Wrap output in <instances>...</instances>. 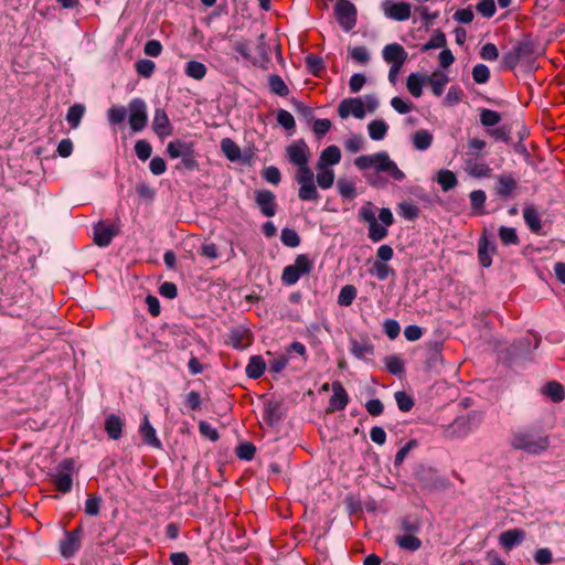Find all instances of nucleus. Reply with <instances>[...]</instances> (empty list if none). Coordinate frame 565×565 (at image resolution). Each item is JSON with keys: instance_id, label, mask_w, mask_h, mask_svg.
Instances as JSON below:
<instances>
[{"instance_id": "obj_39", "label": "nucleus", "mask_w": 565, "mask_h": 565, "mask_svg": "<svg viewBox=\"0 0 565 565\" xmlns=\"http://www.w3.org/2000/svg\"><path fill=\"white\" fill-rule=\"evenodd\" d=\"M221 150L230 161H236L241 158V148L230 138L221 140Z\"/></svg>"}, {"instance_id": "obj_48", "label": "nucleus", "mask_w": 565, "mask_h": 565, "mask_svg": "<svg viewBox=\"0 0 565 565\" xmlns=\"http://www.w3.org/2000/svg\"><path fill=\"white\" fill-rule=\"evenodd\" d=\"M316 178L318 185L323 190L331 188L334 183V172L330 168L318 169Z\"/></svg>"}, {"instance_id": "obj_8", "label": "nucleus", "mask_w": 565, "mask_h": 565, "mask_svg": "<svg viewBox=\"0 0 565 565\" xmlns=\"http://www.w3.org/2000/svg\"><path fill=\"white\" fill-rule=\"evenodd\" d=\"M381 9L386 18L399 22L408 20L412 14V6L405 1L383 0Z\"/></svg>"}, {"instance_id": "obj_28", "label": "nucleus", "mask_w": 565, "mask_h": 565, "mask_svg": "<svg viewBox=\"0 0 565 565\" xmlns=\"http://www.w3.org/2000/svg\"><path fill=\"white\" fill-rule=\"evenodd\" d=\"M396 545L405 551L416 552L422 547V541L416 534H398L395 536Z\"/></svg>"}, {"instance_id": "obj_18", "label": "nucleus", "mask_w": 565, "mask_h": 565, "mask_svg": "<svg viewBox=\"0 0 565 565\" xmlns=\"http://www.w3.org/2000/svg\"><path fill=\"white\" fill-rule=\"evenodd\" d=\"M382 55L385 62L390 64L397 63L404 65L408 54L405 49L398 43H391L384 46Z\"/></svg>"}, {"instance_id": "obj_33", "label": "nucleus", "mask_w": 565, "mask_h": 565, "mask_svg": "<svg viewBox=\"0 0 565 565\" xmlns=\"http://www.w3.org/2000/svg\"><path fill=\"white\" fill-rule=\"evenodd\" d=\"M388 126L382 119L372 120L367 125L369 136L372 140L380 141L383 140L387 134Z\"/></svg>"}, {"instance_id": "obj_36", "label": "nucleus", "mask_w": 565, "mask_h": 565, "mask_svg": "<svg viewBox=\"0 0 565 565\" xmlns=\"http://www.w3.org/2000/svg\"><path fill=\"white\" fill-rule=\"evenodd\" d=\"M523 218L531 232L539 233L542 228L541 218L537 211L532 206H526L523 210Z\"/></svg>"}, {"instance_id": "obj_21", "label": "nucleus", "mask_w": 565, "mask_h": 565, "mask_svg": "<svg viewBox=\"0 0 565 565\" xmlns=\"http://www.w3.org/2000/svg\"><path fill=\"white\" fill-rule=\"evenodd\" d=\"M341 160V150L338 146L331 145L322 150L317 169L328 168V166H335Z\"/></svg>"}, {"instance_id": "obj_26", "label": "nucleus", "mask_w": 565, "mask_h": 565, "mask_svg": "<svg viewBox=\"0 0 565 565\" xmlns=\"http://www.w3.org/2000/svg\"><path fill=\"white\" fill-rule=\"evenodd\" d=\"M466 170L469 175L473 178H488L491 177L492 169L483 161H476L472 159L466 160Z\"/></svg>"}, {"instance_id": "obj_16", "label": "nucleus", "mask_w": 565, "mask_h": 565, "mask_svg": "<svg viewBox=\"0 0 565 565\" xmlns=\"http://www.w3.org/2000/svg\"><path fill=\"white\" fill-rule=\"evenodd\" d=\"M332 395L329 399V411H343L349 404V395L340 382L332 383Z\"/></svg>"}, {"instance_id": "obj_5", "label": "nucleus", "mask_w": 565, "mask_h": 565, "mask_svg": "<svg viewBox=\"0 0 565 565\" xmlns=\"http://www.w3.org/2000/svg\"><path fill=\"white\" fill-rule=\"evenodd\" d=\"M334 17L344 32H350L358 22V10L349 0H339L334 6Z\"/></svg>"}, {"instance_id": "obj_17", "label": "nucleus", "mask_w": 565, "mask_h": 565, "mask_svg": "<svg viewBox=\"0 0 565 565\" xmlns=\"http://www.w3.org/2000/svg\"><path fill=\"white\" fill-rule=\"evenodd\" d=\"M495 245L483 234L478 242V258L482 267L488 268L492 264V255L495 253Z\"/></svg>"}, {"instance_id": "obj_38", "label": "nucleus", "mask_w": 565, "mask_h": 565, "mask_svg": "<svg viewBox=\"0 0 565 565\" xmlns=\"http://www.w3.org/2000/svg\"><path fill=\"white\" fill-rule=\"evenodd\" d=\"M206 66L198 61L188 62L184 68L185 75L196 81L203 79L206 75Z\"/></svg>"}, {"instance_id": "obj_27", "label": "nucleus", "mask_w": 565, "mask_h": 565, "mask_svg": "<svg viewBox=\"0 0 565 565\" xmlns=\"http://www.w3.org/2000/svg\"><path fill=\"white\" fill-rule=\"evenodd\" d=\"M266 370V363L260 355H253L249 358L248 364L246 365L245 373L248 379H259Z\"/></svg>"}, {"instance_id": "obj_22", "label": "nucleus", "mask_w": 565, "mask_h": 565, "mask_svg": "<svg viewBox=\"0 0 565 565\" xmlns=\"http://www.w3.org/2000/svg\"><path fill=\"white\" fill-rule=\"evenodd\" d=\"M281 402L268 401L264 407L263 419L269 425H277L282 418Z\"/></svg>"}, {"instance_id": "obj_54", "label": "nucleus", "mask_w": 565, "mask_h": 565, "mask_svg": "<svg viewBox=\"0 0 565 565\" xmlns=\"http://www.w3.org/2000/svg\"><path fill=\"white\" fill-rule=\"evenodd\" d=\"M128 113V108L122 106H113L107 110V119L113 125L121 124Z\"/></svg>"}, {"instance_id": "obj_13", "label": "nucleus", "mask_w": 565, "mask_h": 565, "mask_svg": "<svg viewBox=\"0 0 565 565\" xmlns=\"http://www.w3.org/2000/svg\"><path fill=\"white\" fill-rule=\"evenodd\" d=\"M117 234L118 230L114 225H107L104 222H98L93 227V239L99 247H107L110 245L113 238Z\"/></svg>"}, {"instance_id": "obj_19", "label": "nucleus", "mask_w": 565, "mask_h": 565, "mask_svg": "<svg viewBox=\"0 0 565 565\" xmlns=\"http://www.w3.org/2000/svg\"><path fill=\"white\" fill-rule=\"evenodd\" d=\"M525 537V532L521 529H512L504 531L499 536V543L501 546L507 550L511 551L515 546L520 545Z\"/></svg>"}, {"instance_id": "obj_12", "label": "nucleus", "mask_w": 565, "mask_h": 565, "mask_svg": "<svg viewBox=\"0 0 565 565\" xmlns=\"http://www.w3.org/2000/svg\"><path fill=\"white\" fill-rule=\"evenodd\" d=\"M338 114L342 119L348 118L350 115L358 119H363L365 117L364 103L360 98H345L339 104Z\"/></svg>"}, {"instance_id": "obj_10", "label": "nucleus", "mask_w": 565, "mask_h": 565, "mask_svg": "<svg viewBox=\"0 0 565 565\" xmlns=\"http://www.w3.org/2000/svg\"><path fill=\"white\" fill-rule=\"evenodd\" d=\"M310 150L305 140L300 139L286 147L288 161L294 166H306L309 162Z\"/></svg>"}, {"instance_id": "obj_61", "label": "nucleus", "mask_w": 565, "mask_h": 565, "mask_svg": "<svg viewBox=\"0 0 565 565\" xmlns=\"http://www.w3.org/2000/svg\"><path fill=\"white\" fill-rule=\"evenodd\" d=\"M135 152L139 160L146 161L151 157L152 147L146 140H138L135 145Z\"/></svg>"}, {"instance_id": "obj_31", "label": "nucleus", "mask_w": 565, "mask_h": 565, "mask_svg": "<svg viewBox=\"0 0 565 565\" xmlns=\"http://www.w3.org/2000/svg\"><path fill=\"white\" fill-rule=\"evenodd\" d=\"M426 82L431 86V92L435 96H440L444 92L445 86L449 82V77L443 72H434L430 76H427Z\"/></svg>"}, {"instance_id": "obj_35", "label": "nucleus", "mask_w": 565, "mask_h": 565, "mask_svg": "<svg viewBox=\"0 0 565 565\" xmlns=\"http://www.w3.org/2000/svg\"><path fill=\"white\" fill-rule=\"evenodd\" d=\"M431 143L433 135L426 129L417 130L413 135V146L416 150L425 151L431 146Z\"/></svg>"}, {"instance_id": "obj_51", "label": "nucleus", "mask_w": 565, "mask_h": 565, "mask_svg": "<svg viewBox=\"0 0 565 565\" xmlns=\"http://www.w3.org/2000/svg\"><path fill=\"white\" fill-rule=\"evenodd\" d=\"M339 193L348 199L353 200L356 196L355 185L352 181L347 179H339L337 182Z\"/></svg>"}, {"instance_id": "obj_37", "label": "nucleus", "mask_w": 565, "mask_h": 565, "mask_svg": "<svg viewBox=\"0 0 565 565\" xmlns=\"http://www.w3.org/2000/svg\"><path fill=\"white\" fill-rule=\"evenodd\" d=\"M230 342L235 349L243 350L250 343L249 332L235 329L230 334Z\"/></svg>"}, {"instance_id": "obj_64", "label": "nucleus", "mask_w": 565, "mask_h": 565, "mask_svg": "<svg viewBox=\"0 0 565 565\" xmlns=\"http://www.w3.org/2000/svg\"><path fill=\"white\" fill-rule=\"evenodd\" d=\"M255 452L256 447L252 443H243L236 448V455L242 460H252Z\"/></svg>"}, {"instance_id": "obj_53", "label": "nucleus", "mask_w": 565, "mask_h": 565, "mask_svg": "<svg viewBox=\"0 0 565 565\" xmlns=\"http://www.w3.org/2000/svg\"><path fill=\"white\" fill-rule=\"evenodd\" d=\"M488 134L495 140L509 143L511 141V127L502 125L500 127L489 129Z\"/></svg>"}, {"instance_id": "obj_7", "label": "nucleus", "mask_w": 565, "mask_h": 565, "mask_svg": "<svg viewBox=\"0 0 565 565\" xmlns=\"http://www.w3.org/2000/svg\"><path fill=\"white\" fill-rule=\"evenodd\" d=\"M84 526L79 523L74 530L65 531V539L60 542L61 554L70 558L81 548Z\"/></svg>"}, {"instance_id": "obj_52", "label": "nucleus", "mask_w": 565, "mask_h": 565, "mask_svg": "<svg viewBox=\"0 0 565 565\" xmlns=\"http://www.w3.org/2000/svg\"><path fill=\"white\" fill-rule=\"evenodd\" d=\"M397 407L401 412H409L414 406V399L404 391H397L394 394Z\"/></svg>"}, {"instance_id": "obj_11", "label": "nucleus", "mask_w": 565, "mask_h": 565, "mask_svg": "<svg viewBox=\"0 0 565 565\" xmlns=\"http://www.w3.org/2000/svg\"><path fill=\"white\" fill-rule=\"evenodd\" d=\"M255 203L266 217H271L277 212L276 195L269 190H257L255 192Z\"/></svg>"}, {"instance_id": "obj_49", "label": "nucleus", "mask_w": 565, "mask_h": 565, "mask_svg": "<svg viewBox=\"0 0 565 565\" xmlns=\"http://www.w3.org/2000/svg\"><path fill=\"white\" fill-rule=\"evenodd\" d=\"M446 44V35L440 30H436L429 41L423 45L422 51L426 52L433 49L445 47Z\"/></svg>"}, {"instance_id": "obj_2", "label": "nucleus", "mask_w": 565, "mask_h": 565, "mask_svg": "<svg viewBox=\"0 0 565 565\" xmlns=\"http://www.w3.org/2000/svg\"><path fill=\"white\" fill-rule=\"evenodd\" d=\"M354 164L360 170L374 168L377 173L386 172L395 181H403L405 179V173L390 158L386 151L360 156L354 160Z\"/></svg>"}, {"instance_id": "obj_6", "label": "nucleus", "mask_w": 565, "mask_h": 565, "mask_svg": "<svg viewBox=\"0 0 565 565\" xmlns=\"http://www.w3.org/2000/svg\"><path fill=\"white\" fill-rule=\"evenodd\" d=\"M129 125L132 131L143 130L148 124L147 104L142 98L135 97L128 104Z\"/></svg>"}, {"instance_id": "obj_15", "label": "nucleus", "mask_w": 565, "mask_h": 565, "mask_svg": "<svg viewBox=\"0 0 565 565\" xmlns=\"http://www.w3.org/2000/svg\"><path fill=\"white\" fill-rule=\"evenodd\" d=\"M518 181L513 173H502L495 177L494 191L500 198H509L516 189Z\"/></svg>"}, {"instance_id": "obj_60", "label": "nucleus", "mask_w": 565, "mask_h": 565, "mask_svg": "<svg viewBox=\"0 0 565 565\" xmlns=\"http://www.w3.org/2000/svg\"><path fill=\"white\" fill-rule=\"evenodd\" d=\"M234 49L245 61H248L253 65L254 54H252L249 41H237L234 43Z\"/></svg>"}, {"instance_id": "obj_45", "label": "nucleus", "mask_w": 565, "mask_h": 565, "mask_svg": "<svg viewBox=\"0 0 565 565\" xmlns=\"http://www.w3.org/2000/svg\"><path fill=\"white\" fill-rule=\"evenodd\" d=\"M501 114L495 110L487 108L480 109V124L484 127H493L498 125L501 121Z\"/></svg>"}, {"instance_id": "obj_4", "label": "nucleus", "mask_w": 565, "mask_h": 565, "mask_svg": "<svg viewBox=\"0 0 565 565\" xmlns=\"http://www.w3.org/2000/svg\"><path fill=\"white\" fill-rule=\"evenodd\" d=\"M75 471V460L73 458L63 459L50 475L55 488L62 493H68L72 490V476Z\"/></svg>"}, {"instance_id": "obj_29", "label": "nucleus", "mask_w": 565, "mask_h": 565, "mask_svg": "<svg viewBox=\"0 0 565 565\" xmlns=\"http://www.w3.org/2000/svg\"><path fill=\"white\" fill-rule=\"evenodd\" d=\"M423 529V521L416 515H407L399 520L402 534H418Z\"/></svg>"}, {"instance_id": "obj_34", "label": "nucleus", "mask_w": 565, "mask_h": 565, "mask_svg": "<svg viewBox=\"0 0 565 565\" xmlns=\"http://www.w3.org/2000/svg\"><path fill=\"white\" fill-rule=\"evenodd\" d=\"M543 394L548 396L553 402H562L565 397V391L561 383L556 381H550L545 384L542 390Z\"/></svg>"}, {"instance_id": "obj_63", "label": "nucleus", "mask_w": 565, "mask_h": 565, "mask_svg": "<svg viewBox=\"0 0 565 565\" xmlns=\"http://www.w3.org/2000/svg\"><path fill=\"white\" fill-rule=\"evenodd\" d=\"M136 71L140 76L148 78L154 71V63L148 58L139 60L136 63Z\"/></svg>"}, {"instance_id": "obj_62", "label": "nucleus", "mask_w": 565, "mask_h": 565, "mask_svg": "<svg viewBox=\"0 0 565 565\" xmlns=\"http://www.w3.org/2000/svg\"><path fill=\"white\" fill-rule=\"evenodd\" d=\"M372 271L381 281L386 280L390 275H394V270L386 263L382 262H374Z\"/></svg>"}, {"instance_id": "obj_1", "label": "nucleus", "mask_w": 565, "mask_h": 565, "mask_svg": "<svg viewBox=\"0 0 565 565\" xmlns=\"http://www.w3.org/2000/svg\"><path fill=\"white\" fill-rule=\"evenodd\" d=\"M509 444L514 450H521L531 456H542L551 447L550 436L534 427L514 430Z\"/></svg>"}, {"instance_id": "obj_44", "label": "nucleus", "mask_w": 565, "mask_h": 565, "mask_svg": "<svg viewBox=\"0 0 565 565\" xmlns=\"http://www.w3.org/2000/svg\"><path fill=\"white\" fill-rule=\"evenodd\" d=\"M499 237L503 245H519L520 239L516 234V230L514 227L500 226L499 227Z\"/></svg>"}, {"instance_id": "obj_32", "label": "nucleus", "mask_w": 565, "mask_h": 565, "mask_svg": "<svg viewBox=\"0 0 565 565\" xmlns=\"http://www.w3.org/2000/svg\"><path fill=\"white\" fill-rule=\"evenodd\" d=\"M436 181L438 182L444 192H448L458 184L456 174L448 169L439 170L437 172Z\"/></svg>"}, {"instance_id": "obj_56", "label": "nucleus", "mask_w": 565, "mask_h": 565, "mask_svg": "<svg viewBox=\"0 0 565 565\" xmlns=\"http://www.w3.org/2000/svg\"><path fill=\"white\" fill-rule=\"evenodd\" d=\"M398 213L405 220H415L419 215L418 207L412 202H402L398 204Z\"/></svg>"}, {"instance_id": "obj_55", "label": "nucleus", "mask_w": 565, "mask_h": 565, "mask_svg": "<svg viewBox=\"0 0 565 565\" xmlns=\"http://www.w3.org/2000/svg\"><path fill=\"white\" fill-rule=\"evenodd\" d=\"M102 498L95 494H89L85 501V513L89 516H96L100 512Z\"/></svg>"}, {"instance_id": "obj_57", "label": "nucleus", "mask_w": 565, "mask_h": 565, "mask_svg": "<svg viewBox=\"0 0 565 565\" xmlns=\"http://www.w3.org/2000/svg\"><path fill=\"white\" fill-rule=\"evenodd\" d=\"M301 276H302V274L300 271H298L296 269V267L288 265L282 270L281 281L286 286H292L300 279Z\"/></svg>"}, {"instance_id": "obj_59", "label": "nucleus", "mask_w": 565, "mask_h": 565, "mask_svg": "<svg viewBox=\"0 0 565 565\" xmlns=\"http://www.w3.org/2000/svg\"><path fill=\"white\" fill-rule=\"evenodd\" d=\"M513 49L516 51L521 60L532 57L535 52V45L532 41L520 42Z\"/></svg>"}, {"instance_id": "obj_30", "label": "nucleus", "mask_w": 565, "mask_h": 565, "mask_svg": "<svg viewBox=\"0 0 565 565\" xmlns=\"http://www.w3.org/2000/svg\"><path fill=\"white\" fill-rule=\"evenodd\" d=\"M427 76L418 72L412 73L406 81V87L408 92L416 98L423 94V85L426 82Z\"/></svg>"}, {"instance_id": "obj_23", "label": "nucleus", "mask_w": 565, "mask_h": 565, "mask_svg": "<svg viewBox=\"0 0 565 565\" xmlns=\"http://www.w3.org/2000/svg\"><path fill=\"white\" fill-rule=\"evenodd\" d=\"M139 433L145 444L157 449L162 447L161 441L157 437L156 429L151 426L148 416L143 417V420L139 427Z\"/></svg>"}, {"instance_id": "obj_41", "label": "nucleus", "mask_w": 565, "mask_h": 565, "mask_svg": "<svg viewBox=\"0 0 565 565\" xmlns=\"http://www.w3.org/2000/svg\"><path fill=\"white\" fill-rule=\"evenodd\" d=\"M350 351L353 356L359 360H365L367 356L373 355L374 348L369 343H360L356 340L351 341Z\"/></svg>"}, {"instance_id": "obj_47", "label": "nucleus", "mask_w": 565, "mask_h": 565, "mask_svg": "<svg viewBox=\"0 0 565 565\" xmlns=\"http://www.w3.org/2000/svg\"><path fill=\"white\" fill-rule=\"evenodd\" d=\"M356 294V288L353 285L343 286L338 296V303L343 307H349L355 299Z\"/></svg>"}, {"instance_id": "obj_20", "label": "nucleus", "mask_w": 565, "mask_h": 565, "mask_svg": "<svg viewBox=\"0 0 565 565\" xmlns=\"http://www.w3.org/2000/svg\"><path fill=\"white\" fill-rule=\"evenodd\" d=\"M269 46L265 41V34L258 35L255 54L253 57V65L265 68L269 63Z\"/></svg>"}, {"instance_id": "obj_46", "label": "nucleus", "mask_w": 565, "mask_h": 565, "mask_svg": "<svg viewBox=\"0 0 565 565\" xmlns=\"http://www.w3.org/2000/svg\"><path fill=\"white\" fill-rule=\"evenodd\" d=\"M280 241L285 246L291 248L298 247L301 242L299 234L294 228L289 227H285L281 230Z\"/></svg>"}, {"instance_id": "obj_24", "label": "nucleus", "mask_w": 565, "mask_h": 565, "mask_svg": "<svg viewBox=\"0 0 565 565\" xmlns=\"http://www.w3.org/2000/svg\"><path fill=\"white\" fill-rule=\"evenodd\" d=\"M192 150H194L193 142L180 139L170 141L167 146V152L172 159L186 157Z\"/></svg>"}, {"instance_id": "obj_42", "label": "nucleus", "mask_w": 565, "mask_h": 565, "mask_svg": "<svg viewBox=\"0 0 565 565\" xmlns=\"http://www.w3.org/2000/svg\"><path fill=\"white\" fill-rule=\"evenodd\" d=\"M384 362L387 371L393 375L401 376L405 372L404 361L396 354L387 355Z\"/></svg>"}, {"instance_id": "obj_58", "label": "nucleus", "mask_w": 565, "mask_h": 565, "mask_svg": "<svg viewBox=\"0 0 565 565\" xmlns=\"http://www.w3.org/2000/svg\"><path fill=\"white\" fill-rule=\"evenodd\" d=\"M472 78L477 84H484L490 78L489 67L482 63L475 65L472 68Z\"/></svg>"}, {"instance_id": "obj_25", "label": "nucleus", "mask_w": 565, "mask_h": 565, "mask_svg": "<svg viewBox=\"0 0 565 565\" xmlns=\"http://www.w3.org/2000/svg\"><path fill=\"white\" fill-rule=\"evenodd\" d=\"M124 423L116 414H110L105 419V430L113 440H118L122 435Z\"/></svg>"}, {"instance_id": "obj_50", "label": "nucleus", "mask_w": 565, "mask_h": 565, "mask_svg": "<svg viewBox=\"0 0 565 565\" xmlns=\"http://www.w3.org/2000/svg\"><path fill=\"white\" fill-rule=\"evenodd\" d=\"M386 227L387 226H384L383 224H379L377 221L373 222L369 225V238L374 243L384 239L388 234Z\"/></svg>"}, {"instance_id": "obj_14", "label": "nucleus", "mask_w": 565, "mask_h": 565, "mask_svg": "<svg viewBox=\"0 0 565 565\" xmlns=\"http://www.w3.org/2000/svg\"><path fill=\"white\" fill-rule=\"evenodd\" d=\"M152 130L159 138L172 135L173 127L163 108H156L152 118Z\"/></svg>"}, {"instance_id": "obj_40", "label": "nucleus", "mask_w": 565, "mask_h": 565, "mask_svg": "<svg viewBox=\"0 0 565 565\" xmlns=\"http://www.w3.org/2000/svg\"><path fill=\"white\" fill-rule=\"evenodd\" d=\"M85 106L83 104H75L71 106L66 114V120L71 128L75 129L79 126L81 120L85 114Z\"/></svg>"}, {"instance_id": "obj_3", "label": "nucleus", "mask_w": 565, "mask_h": 565, "mask_svg": "<svg viewBox=\"0 0 565 565\" xmlns=\"http://www.w3.org/2000/svg\"><path fill=\"white\" fill-rule=\"evenodd\" d=\"M295 181L300 185L298 198L301 201H318L320 195L315 184V173L306 163V166H297Z\"/></svg>"}, {"instance_id": "obj_43", "label": "nucleus", "mask_w": 565, "mask_h": 565, "mask_svg": "<svg viewBox=\"0 0 565 565\" xmlns=\"http://www.w3.org/2000/svg\"><path fill=\"white\" fill-rule=\"evenodd\" d=\"M268 85L270 92L278 96L285 97L289 94L288 86L285 84L284 79L277 74H271L268 76Z\"/></svg>"}, {"instance_id": "obj_9", "label": "nucleus", "mask_w": 565, "mask_h": 565, "mask_svg": "<svg viewBox=\"0 0 565 565\" xmlns=\"http://www.w3.org/2000/svg\"><path fill=\"white\" fill-rule=\"evenodd\" d=\"M481 420V414L477 412H470L465 416L457 417L451 424V428L458 436H467L478 428Z\"/></svg>"}]
</instances>
